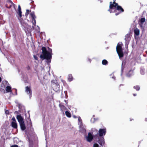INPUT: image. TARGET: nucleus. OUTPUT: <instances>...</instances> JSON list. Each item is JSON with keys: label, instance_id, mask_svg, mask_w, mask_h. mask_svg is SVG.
I'll list each match as a JSON object with an SVG mask.
<instances>
[{"label": "nucleus", "instance_id": "nucleus-1", "mask_svg": "<svg viewBox=\"0 0 147 147\" xmlns=\"http://www.w3.org/2000/svg\"><path fill=\"white\" fill-rule=\"evenodd\" d=\"M42 54L40 55V58L43 59H46L47 60V62L50 63L52 57V49L49 47L46 49L45 47H42Z\"/></svg>", "mask_w": 147, "mask_h": 147}, {"label": "nucleus", "instance_id": "nucleus-2", "mask_svg": "<svg viewBox=\"0 0 147 147\" xmlns=\"http://www.w3.org/2000/svg\"><path fill=\"white\" fill-rule=\"evenodd\" d=\"M108 11L110 13L115 12L117 11H118V12L116 13L115 14L116 16H117L121 12L123 11V9L121 6L118 5L114 1L113 2H110L109 9Z\"/></svg>", "mask_w": 147, "mask_h": 147}, {"label": "nucleus", "instance_id": "nucleus-3", "mask_svg": "<svg viewBox=\"0 0 147 147\" xmlns=\"http://www.w3.org/2000/svg\"><path fill=\"white\" fill-rule=\"evenodd\" d=\"M18 14L19 16V17L18 19L20 21V23L22 26L24 27V29L25 30L26 29H27L28 27V25L21 18L22 17V11H21V8L20 5L18 6Z\"/></svg>", "mask_w": 147, "mask_h": 147}, {"label": "nucleus", "instance_id": "nucleus-4", "mask_svg": "<svg viewBox=\"0 0 147 147\" xmlns=\"http://www.w3.org/2000/svg\"><path fill=\"white\" fill-rule=\"evenodd\" d=\"M122 44L121 42H119L116 47V51L120 58L123 56L122 46Z\"/></svg>", "mask_w": 147, "mask_h": 147}, {"label": "nucleus", "instance_id": "nucleus-5", "mask_svg": "<svg viewBox=\"0 0 147 147\" xmlns=\"http://www.w3.org/2000/svg\"><path fill=\"white\" fill-rule=\"evenodd\" d=\"M94 139L102 146L105 143L103 137L99 136L98 134H95L94 136Z\"/></svg>", "mask_w": 147, "mask_h": 147}, {"label": "nucleus", "instance_id": "nucleus-6", "mask_svg": "<svg viewBox=\"0 0 147 147\" xmlns=\"http://www.w3.org/2000/svg\"><path fill=\"white\" fill-rule=\"evenodd\" d=\"M52 85L54 89V90L56 91L59 90V86L56 81L53 80L52 81Z\"/></svg>", "mask_w": 147, "mask_h": 147}, {"label": "nucleus", "instance_id": "nucleus-7", "mask_svg": "<svg viewBox=\"0 0 147 147\" xmlns=\"http://www.w3.org/2000/svg\"><path fill=\"white\" fill-rule=\"evenodd\" d=\"M106 132V129L105 128L100 129L98 131L99 136L102 137L104 136Z\"/></svg>", "mask_w": 147, "mask_h": 147}, {"label": "nucleus", "instance_id": "nucleus-8", "mask_svg": "<svg viewBox=\"0 0 147 147\" xmlns=\"http://www.w3.org/2000/svg\"><path fill=\"white\" fill-rule=\"evenodd\" d=\"M145 20V19L144 18H142L139 21V24L140 27L142 29H144L145 26L144 23Z\"/></svg>", "mask_w": 147, "mask_h": 147}, {"label": "nucleus", "instance_id": "nucleus-9", "mask_svg": "<svg viewBox=\"0 0 147 147\" xmlns=\"http://www.w3.org/2000/svg\"><path fill=\"white\" fill-rule=\"evenodd\" d=\"M94 138V136H93L92 134L91 133H89L88 135L86 136V139L87 141L89 142H91L93 139Z\"/></svg>", "mask_w": 147, "mask_h": 147}, {"label": "nucleus", "instance_id": "nucleus-10", "mask_svg": "<svg viewBox=\"0 0 147 147\" xmlns=\"http://www.w3.org/2000/svg\"><path fill=\"white\" fill-rule=\"evenodd\" d=\"M30 16L32 18V22L33 25L34 26L36 25V22L35 19L36 18L34 12H32L30 13Z\"/></svg>", "mask_w": 147, "mask_h": 147}, {"label": "nucleus", "instance_id": "nucleus-11", "mask_svg": "<svg viewBox=\"0 0 147 147\" xmlns=\"http://www.w3.org/2000/svg\"><path fill=\"white\" fill-rule=\"evenodd\" d=\"M25 92L29 96L30 98L31 97L32 90L30 86H26L25 87Z\"/></svg>", "mask_w": 147, "mask_h": 147}, {"label": "nucleus", "instance_id": "nucleus-12", "mask_svg": "<svg viewBox=\"0 0 147 147\" xmlns=\"http://www.w3.org/2000/svg\"><path fill=\"white\" fill-rule=\"evenodd\" d=\"M12 121L11 123V125L12 127L14 128H17V125L15 118L13 117L11 119Z\"/></svg>", "mask_w": 147, "mask_h": 147}, {"label": "nucleus", "instance_id": "nucleus-13", "mask_svg": "<svg viewBox=\"0 0 147 147\" xmlns=\"http://www.w3.org/2000/svg\"><path fill=\"white\" fill-rule=\"evenodd\" d=\"M79 131L82 133H85L86 132V126L84 125H83L82 126H79Z\"/></svg>", "mask_w": 147, "mask_h": 147}, {"label": "nucleus", "instance_id": "nucleus-14", "mask_svg": "<svg viewBox=\"0 0 147 147\" xmlns=\"http://www.w3.org/2000/svg\"><path fill=\"white\" fill-rule=\"evenodd\" d=\"M16 118L19 123L24 122L23 118L20 115H17Z\"/></svg>", "mask_w": 147, "mask_h": 147}, {"label": "nucleus", "instance_id": "nucleus-15", "mask_svg": "<svg viewBox=\"0 0 147 147\" xmlns=\"http://www.w3.org/2000/svg\"><path fill=\"white\" fill-rule=\"evenodd\" d=\"M21 128L22 130H24L26 129V126L24 122L20 123Z\"/></svg>", "mask_w": 147, "mask_h": 147}, {"label": "nucleus", "instance_id": "nucleus-16", "mask_svg": "<svg viewBox=\"0 0 147 147\" xmlns=\"http://www.w3.org/2000/svg\"><path fill=\"white\" fill-rule=\"evenodd\" d=\"M78 124L79 125V126H82V125H83L82 123V120L81 118V117H78Z\"/></svg>", "mask_w": 147, "mask_h": 147}, {"label": "nucleus", "instance_id": "nucleus-17", "mask_svg": "<svg viewBox=\"0 0 147 147\" xmlns=\"http://www.w3.org/2000/svg\"><path fill=\"white\" fill-rule=\"evenodd\" d=\"M59 107H60L61 110L63 111L67 109L66 107L64 105H62L61 104H59Z\"/></svg>", "mask_w": 147, "mask_h": 147}, {"label": "nucleus", "instance_id": "nucleus-18", "mask_svg": "<svg viewBox=\"0 0 147 147\" xmlns=\"http://www.w3.org/2000/svg\"><path fill=\"white\" fill-rule=\"evenodd\" d=\"M5 90L7 92H11L12 90L10 86H7L5 88Z\"/></svg>", "mask_w": 147, "mask_h": 147}, {"label": "nucleus", "instance_id": "nucleus-19", "mask_svg": "<svg viewBox=\"0 0 147 147\" xmlns=\"http://www.w3.org/2000/svg\"><path fill=\"white\" fill-rule=\"evenodd\" d=\"M130 39V36L129 35H127L125 36V40L127 43H128Z\"/></svg>", "mask_w": 147, "mask_h": 147}, {"label": "nucleus", "instance_id": "nucleus-20", "mask_svg": "<svg viewBox=\"0 0 147 147\" xmlns=\"http://www.w3.org/2000/svg\"><path fill=\"white\" fill-rule=\"evenodd\" d=\"M134 33L135 35L138 36L140 34V30L137 28H136L134 30Z\"/></svg>", "mask_w": 147, "mask_h": 147}, {"label": "nucleus", "instance_id": "nucleus-21", "mask_svg": "<svg viewBox=\"0 0 147 147\" xmlns=\"http://www.w3.org/2000/svg\"><path fill=\"white\" fill-rule=\"evenodd\" d=\"M94 116L93 115V117L91 119L90 121L92 123H94L95 122L97 121L98 119L97 118H95L94 117Z\"/></svg>", "mask_w": 147, "mask_h": 147}, {"label": "nucleus", "instance_id": "nucleus-22", "mask_svg": "<svg viewBox=\"0 0 147 147\" xmlns=\"http://www.w3.org/2000/svg\"><path fill=\"white\" fill-rule=\"evenodd\" d=\"M73 79V78L72 77L71 74H69L68 75V80L69 82L72 81Z\"/></svg>", "mask_w": 147, "mask_h": 147}, {"label": "nucleus", "instance_id": "nucleus-23", "mask_svg": "<svg viewBox=\"0 0 147 147\" xmlns=\"http://www.w3.org/2000/svg\"><path fill=\"white\" fill-rule=\"evenodd\" d=\"M92 134L93 135L95 133H96L97 134H98V130L96 129L95 128L92 129Z\"/></svg>", "mask_w": 147, "mask_h": 147}, {"label": "nucleus", "instance_id": "nucleus-24", "mask_svg": "<svg viewBox=\"0 0 147 147\" xmlns=\"http://www.w3.org/2000/svg\"><path fill=\"white\" fill-rule=\"evenodd\" d=\"M133 71L131 70H130L129 71L128 73L127 74V76L129 77L131 76L133 74Z\"/></svg>", "mask_w": 147, "mask_h": 147}, {"label": "nucleus", "instance_id": "nucleus-25", "mask_svg": "<svg viewBox=\"0 0 147 147\" xmlns=\"http://www.w3.org/2000/svg\"><path fill=\"white\" fill-rule=\"evenodd\" d=\"M102 64L103 65H106L108 64V62L107 61L105 60L104 59L102 61Z\"/></svg>", "mask_w": 147, "mask_h": 147}, {"label": "nucleus", "instance_id": "nucleus-26", "mask_svg": "<svg viewBox=\"0 0 147 147\" xmlns=\"http://www.w3.org/2000/svg\"><path fill=\"white\" fill-rule=\"evenodd\" d=\"M65 114L68 117H71V115L70 113L68 111L65 112Z\"/></svg>", "mask_w": 147, "mask_h": 147}, {"label": "nucleus", "instance_id": "nucleus-27", "mask_svg": "<svg viewBox=\"0 0 147 147\" xmlns=\"http://www.w3.org/2000/svg\"><path fill=\"white\" fill-rule=\"evenodd\" d=\"M134 88L136 89L138 91L140 89V87L139 86H134Z\"/></svg>", "mask_w": 147, "mask_h": 147}, {"label": "nucleus", "instance_id": "nucleus-28", "mask_svg": "<svg viewBox=\"0 0 147 147\" xmlns=\"http://www.w3.org/2000/svg\"><path fill=\"white\" fill-rule=\"evenodd\" d=\"M26 13L25 14V16L27 17V16L29 14V12H30V11L28 9H27L26 10Z\"/></svg>", "mask_w": 147, "mask_h": 147}, {"label": "nucleus", "instance_id": "nucleus-29", "mask_svg": "<svg viewBox=\"0 0 147 147\" xmlns=\"http://www.w3.org/2000/svg\"><path fill=\"white\" fill-rule=\"evenodd\" d=\"M93 146L94 147H99V145L97 144H94Z\"/></svg>", "mask_w": 147, "mask_h": 147}, {"label": "nucleus", "instance_id": "nucleus-30", "mask_svg": "<svg viewBox=\"0 0 147 147\" xmlns=\"http://www.w3.org/2000/svg\"><path fill=\"white\" fill-rule=\"evenodd\" d=\"M34 57L35 60H38V57L37 56L35 55H34Z\"/></svg>", "mask_w": 147, "mask_h": 147}, {"label": "nucleus", "instance_id": "nucleus-31", "mask_svg": "<svg viewBox=\"0 0 147 147\" xmlns=\"http://www.w3.org/2000/svg\"><path fill=\"white\" fill-rule=\"evenodd\" d=\"M113 75L112 76V78L113 79L115 80V77L113 76V74H111V75L112 76V75Z\"/></svg>", "mask_w": 147, "mask_h": 147}, {"label": "nucleus", "instance_id": "nucleus-32", "mask_svg": "<svg viewBox=\"0 0 147 147\" xmlns=\"http://www.w3.org/2000/svg\"><path fill=\"white\" fill-rule=\"evenodd\" d=\"M11 147H18V146L17 145H14L12 146Z\"/></svg>", "mask_w": 147, "mask_h": 147}, {"label": "nucleus", "instance_id": "nucleus-33", "mask_svg": "<svg viewBox=\"0 0 147 147\" xmlns=\"http://www.w3.org/2000/svg\"><path fill=\"white\" fill-rule=\"evenodd\" d=\"M73 117L74 118H78V117L77 116L74 115H73Z\"/></svg>", "mask_w": 147, "mask_h": 147}, {"label": "nucleus", "instance_id": "nucleus-34", "mask_svg": "<svg viewBox=\"0 0 147 147\" xmlns=\"http://www.w3.org/2000/svg\"><path fill=\"white\" fill-rule=\"evenodd\" d=\"M5 113L6 114H9V111H5Z\"/></svg>", "mask_w": 147, "mask_h": 147}, {"label": "nucleus", "instance_id": "nucleus-35", "mask_svg": "<svg viewBox=\"0 0 147 147\" xmlns=\"http://www.w3.org/2000/svg\"><path fill=\"white\" fill-rule=\"evenodd\" d=\"M88 61L90 63L91 61V60L89 58H88Z\"/></svg>", "mask_w": 147, "mask_h": 147}, {"label": "nucleus", "instance_id": "nucleus-36", "mask_svg": "<svg viewBox=\"0 0 147 147\" xmlns=\"http://www.w3.org/2000/svg\"><path fill=\"white\" fill-rule=\"evenodd\" d=\"M43 79H46L47 77L46 76H44L43 78Z\"/></svg>", "mask_w": 147, "mask_h": 147}, {"label": "nucleus", "instance_id": "nucleus-37", "mask_svg": "<svg viewBox=\"0 0 147 147\" xmlns=\"http://www.w3.org/2000/svg\"><path fill=\"white\" fill-rule=\"evenodd\" d=\"M133 95H134V96H136V94H133Z\"/></svg>", "mask_w": 147, "mask_h": 147}, {"label": "nucleus", "instance_id": "nucleus-38", "mask_svg": "<svg viewBox=\"0 0 147 147\" xmlns=\"http://www.w3.org/2000/svg\"><path fill=\"white\" fill-rule=\"evenodd\" d=\"M132 120H133V119H130V121H131Z\"/></svg>", "mask_w": 147, "mask_h": 147}, {"label": "nucleus", "instance_id": "nucleus-39", "mask_svg": "<svg viewBox=\"0 0 147 147\" xmlns=\"http://www.w3.org/2000/svg\"><path fill=\"white\" fill-rule=\"evenodd\" d=\"M1 77H0V82H1Z\"/></svg>", "mask_w": 147, "mask_h": 147}, {"label": "nucleus", "instance_id": "nucleus-40", "mask_svg": "<svg viewBox=\"0 0 147 147\" xmlns=\"http://www.w3.org/2000/svg\"><path fill=\"white\" fill-rule=\"evenodd\" d=\"M15 90H16V91H17V90L16 89H15ZM16 94L17 95V93L16 92Z\"/></svg>", "mask_w": 147, "mask_h": 147}, {"label": "nucleus", "instance_id": "nucleus-41", "mask_svg": "<svg viewBox=\"0 0 147 147\" xmlns=\"http://www.w3.org/2000/svg\"><path fill=\"white\" fill-rule=\"evenodd\" d=\"M145 120H146V121H147V118H146L145 119Z\"/></svg>", "mask_w": 147, "mask_h": 147}, {"label": "nucleus", "instance_id": "nucleus-42", "mask_svg": "<svg viewBox=\"0 0 147 147\" xmlns=\"http://www.w3.org/2000/svg\"><path fill=\"white\" fill-rule=\"evenodd\" d=\"M100 3H101V2H102V0H101L100 1Z\"/></svg>", "mask_w": 147, "mask_h": 147}, {"label": "nucleus", "instance_id": "nucleus-43", "mask_svg": "<svg viewBox=\"0 0 147 147\" xmlns=\"http://www.w3.org/2000/svg\"><path fill=\"white\" fill-rule=\"evenodd\" d=\"M65 102L67 103L66 100H65Z\"/></svg>", "mask_w": 147, "mask_h": 147}, {"label": "nucleus", "instance_id": "nucleus-44", "mask_svg": "<svg viewBox=\"0 0 147 147\" xmlns=\"http://www.w3.org/2000/svg\"><path fill=\"white\" fill-rule=\"evenodd\" d=\"M5 82L6 83H7V81H5Z\"/></svg>", "mask_w": 147, "mask_h": 147}]
</instances>
